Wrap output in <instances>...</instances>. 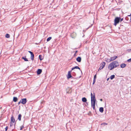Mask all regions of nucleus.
<instances>
[{"label": "nucleus", "instance_id": "f257e3e1", "mask_svg": "<svg viewBox=\"0 0 131 131\" xmlns=\"http://www.w3.org/2000/svg\"><path fill=\"white\" fill-rule=\"evenodd\" d=\"M119 63L117 61H114L111 63L108 66V68L110 70L116 67L119 66Z\"/></svg>", "mask_w": 131, "mask_h": 131}, {"label": "nucleus", "instance_id": "f03ea898", "mask_svg": "<svg viewBox=\"0 0 131 131\" xmlns=\"http://www.w3.org/2000/svg\"><path fill=\"white\" fill-rule=\"evenodd\" d=\"M91 102H95L96 99L95 98V94L94 93H93V94L92 93H91Z\"/></svg>", "mask_w": 131, "mask_h": 131}, {"label": "nucleus", "instance_id": "7ed1b4c3", "mask_svg": "<svg viewBox=\"0 0 131 131\" xmlns=\"http://www.w3.org/2000/svg\"><path fill=\"white\" fill-rule=\"evenodd\" d=\"M120 17H116L114 19V25L116 26V25L118 24L120 21Z\"/></svg>", "mask_w": 131, "mask_h": 131}, {"label": "nucleus", "instance_id": "20e7f679", "mask_svg": "<svg viewBox=\"0 0 131 131\" xmlns=\"http://www.w3.org/2000/svg\"><path fill=\"white\" fill-rule=\"evenodd\" d=\"M105 65V63L104 62H103L101 63L100 64V66L99 69L100 70H101L103 68L104 66Z\"/></svg>", "mask_w": 131, "mask_h": 131}, {"label": "nucleus", "instance_id": "39448f33", "mask_svg": "<svg viewBox=\"0 0 131 131\" xmlns=\"http://www.w3.org/2000/svg\"><path fill=\"white\" fill-rule=\"evenodd\" d=\"M28 52L30 54V58L31 59L32 61L34 60V53L30 51H28Z\"/></svg>", "mask_w": 131, "mask_h": 131}, {"label": "nucleus", "instance_id": "423d86ee", "mask_svg": "<svg viewBox=\"0 0 131 131\" xmlns=\"http://www.w3.org/2000/svg\"><path fill=\"white\" fill-rule=\"evenodd\" d=\"M72 70H70L68 72V75L67 76V78L68 79H70V78H73V77L72 76L71 74V73L72 72Z\"/></svg>", "mask_w": 131, "mask_h": 131}, {"label": "nucleus", "instance_id": "0eeeda50", "mask_svg": "<svg viewBox=\"0 0 131 131\" xmlns=\"http://www.w3.org/2000/svg\"><path fill=\"white\" fill-rule=\"evenodd\" d=\"M21 103L23 104H25L27 102V99L26 98L22 99H21Z\"/></svg>", "mask_w": 131, "mask_h": 131}, {"label": "nucleus", "instance_id": "6e6552de", "mask_svg": "<svg viewBox=\"0 0 131 131\" xmlns=\"http://www.w3.org/2000/svg\"><path fill=\"white\" fill-rule=\"evenodd\" d=\"M76 36V34L75 32H73L72 33L71 35V36L72 38H75Z\"/></svg>", "mask_w": 131, "mask_h": 131}, {"label": "nucleus", "instance_id": "1a4fd4ad", "mask_svg": "<svg viewBox=\"0 0 131 131\" xmlns=\"http://www.w3.org/2000/svg\"><path fill=\"white\" fill-rule=\"evenodd\" d=\"M79 69L81 72L82 73V70L80 69V68H79V67L77 66H75L74 67L72 68V69L71 70L72 71V70H73L74 69Z\"/></svg>", "mask_w": 131, "mask_h": 131}, {"label": "nucleus", "instance_id": "9d476101", "mask_svg": "<svg viewBox=\"0 0 131 131\" xmlns=\"http://www.w3.org/2000/svg\"><path fill=\"white\" fill-rule=\"evenodd\" d=\"M91 103V106L92 107H93V110H95V102H92Z\"/></svg>", "mask_w": 131, "mask_h": 131}, {"label": "nucleus", "instance_id": "9b49d317", "mask_svg": "<svg viewBox=\"0 0 131 131\" xmlns=\"http://www.w3.org/2000/svg\"><path fill=\"white\" fill-rule=\"evenodd\" d=\"M42 72V70L41 69H38L37 71V73L38 75L40 74Z\"/></svg>", "mask_w": 131, "mask_h": 131}, {"label": "nucleus", "instance_id": "f8f14e48", "mask_svg": "<svg viewBox=\"0 0 131 131\" xmlns=\"http://www.w3.org/2000/svg\"><path fill=\"white\" fill-rule=\"evenodd\" d=\"M117 56H116L111 57L110 58V59L111 60V61L115 60L117 58Z\"/></svg>", "mask_w": 131, "mask_h": 131}, {"label": "nucleus", "instance_id": "ddd939ff", "mask_svg": "<svg viewBox=\"0 0 131 131\" xmlns=\"http://www.w3.org/2000/svg\"><path fill=\"white\" fill-rule=\"evenodd\" d=\"M10 120L11 122H13V123H14L15 122V119L13 116H12L11 117Z\"/></svg>", "mask_w": 131, "mask_h": 131}, {"label": "nucleus", "instance_id": "4468645a", "mask_svg": "<svg viewBox=\"0 0 131 131\" xmlns=\"http://www.w3.org/2000/svg\"><path fill=\"white\" fill-rule=\"evenodd\" d=\"M96 74L94 76L93 82V84H94L95 83L96 81Z\"/></svg>", "mask_w": 131, "mask_h": 131}, {"label": "nucleus", "instance_id": "2eb2a0df", "mask_svg": "<svg viewBox=\"0 0 131 131\" xmlns=\"http://www.w3.org/2000/svg\"><path fill=\"white\" fill-rule=\"evenodd\" d=\"M81 57H78L76 59L77 61L79 62H81Z\"/></svg>", "mask_w": 131, "mask_h": 131}, {"label": "nucleus", "instance_id": "dca6fc26", "mask_svg": "<svg viewBox=\"0 0 131 131\" xmlns=\"http://www.w3.org/2000/svg\"><path fill=\"white\" fill-rule=\"evenodd\" d=\"M126 66V64L125 63H123L122 64L120 65V67L121 68H123L125 67Z\"/></svg>", "mask_w": 131, "mask_h": 131}, {"label": "nucleus", "instance_id": "f3484780", "mask_svg": "<svg viewBox=\"0 0 131 131\" xmlns=\"http://www.w3.org/2000/svg\"><path fill=\"white\" fill-rule=\"evenodd\" d=\"M87 101V100L86 98L85 97H83L82 99V101L83 102H86Z\"/></svg>", "mask_w": 131, "mask_h": 131}, {"label": "nucleus", "instance_id": "a211bd4d", "mask_svg": "<svg viewBox=\"0 0 131 131\" xmlns=\"http://www.w3.org/2000/svg\"><path fill=\"white\" fill-rule=\"evenodd\" d=\"M18 99L16 97H14L13 98V101L14 102H16L17 101Z\"/></svg>", "mask_w": 131, "mask_h": 131}, {"label": "nucleus", "instance_id": "6ab92c4d", "mask_svg": "<svg viewBox=\"0 0 131 131\" xmlns=\"http://www.w3.org/2000/svg\"><path fill=\"white\" fill-rule=\"evenodd\" d=\"M104 111V108L103 107H101L99 108V111L101 113H103Z\"/></svg>", "mask_w": 131, "mask_h": 131}, {"label": "nucleus", "instance_id": "aec40b11", "mask_svg": "<svg viewBox=\"0 0 131 131\" xmlns=\"http://www.w3.org/2000/svg\"><path fill=\"white\" fill-rule=\"evenodd\" d=\"M21 115L20 114L18 115V119L19 121H20L21 120Z\"/></svg>", "mask_w": 131, "mask_h": 131}, {"label": "nucleus", "instance_id": "412c9836", "mask_svg": "<svg viewBox=\"0 0 131 131\" xmlns=\"http://www.w3.org/2000/svg\"><path fill=\"white\" fill-rule=\"evenodd\" d=\"M22 59H23L25 61H28V60L27 59V58H26V57H22Z\"/></svg>", "mask_w": 131, "mask_h": 131}, {"label": "nucleus", "instance_id": "4be33fe9", "mask_svg": "<svg viewBox=\"0 0 131 131\" xmlns=\"http://www.w3.org/2000/svg\"><path fill=\"white\" fill-rule=\"evenodd\" d=\"M105 59L106 61L107 62H109L111 61V60L110 59H109L108 58H106Z\"/></svg>", "mask_w": 131, "mask_h": 131}, {"label": "nucleus", "instance_id": "5701e85b", "mask_svg": "<svg viewBox=\"0 0 131 131\" xmlns=\"http://www.w3.org/2000/svg\"><path fill=\"white\" fill-rule=\"evenodd\" d=\"M115 75H111L110 77V78L111 79V80L115 78Z\"/></svg>", "mask_w": 131, "mask_h": 131}, {"label": "nucleus", "instance_id": "b1692460", "mask_svg": "<svg viewBox=\"0 0 131 131\" xmlns=\"http://www.w3.org/2000/svg\"><path fill=\"white\" fill-rule=\"evenodd\" d=\"M52 38L51 37H49L47 38V41H49Z\"/></svg>", "mask_w": 131, "mask_h": 131}, {"label": "nucleus", "instance_id": "393cba45", "mask_svg": "<svg viewBox=\"0 0 131 131\" xmlns=\"http://www.w3.org/2000/svg\"><path fill=\"white\" fill-rule=\"evenodd\" d=\"M5 37L7 38H9L10 37V35L9 34H7L5 35Z\"/></svg>", "mask_w": 131, "mask_h": 131}, {"label": "nucleus", "instance_id": "a878e982", "mask_svg": "<svg viewBox=\"0 0 131 131\" xmlns=\"http://www.w3.org/2000/svg\"><path fill=\"white\" fill-rule=\"evenodd\" d=\"M42 56L40 55L39 56V59L40 60H42L43 59L42 58Z\"/></svg>", "mask_w": 131, "mask_h": 131}, {"label": "nucleus", "instance_id": "bb28decb", "mask_svg": "<svg viewBox=\"0 0 131 131\" xmlns=\"http://www.w3.org/2000/svg\"><path fill=\"white\" fill-rule=\"evenodd\" d=\"M107 123H102L101 124V125H102L105 126V125H107Z\"/></svg>", "mask_w": 131, "mask_h": 131}, {"label": "nucleus", "instance_id": "cd10ccee", "mask_svg": "<svg viewBox=\"0 0 131 131\" xmlns=\"http://www.w3.org/2000/svg\"><path fill=\"white\" fill-rule=\"evenodd\" d=\"M125 19L127 21H128L129 20V18L128 17H126L125 18Z\"/></svg>", "mask_w": 131, "mask_h": 131}, {"label": "nucleus", "instance_id": "c85d7f7f", "mask_svg": "<svg viewBox=\"0 0 131 131\" xmlns=\"http://www.w3.org/2000/svg\"><path fill=\"white\" fill-rule=\"evenodd\" d=\"M128 16L130 17V19L129 21L130 22H131V14L130 15H128Z\"/></svg>", "mask_w": 131, "mask_h": 131}, {"label": "nucleus", "instance_id": "c756f323", "mask_svg": "<svg viewBox=\"0 0 131 131\" xmlns=\"http://www.w3.org/2000/svg\"><path fill=\"white\" fill-rule=\"evenodd\" d=\"M72 75L74 76H75V74L74 72H73L72 73Z\"/></svg>", "mask_w": 131, "mask_h": 131}, {"label": "nucleus", "instance_id": "7c9ffc66", "mask_svg": "<svg viewBox=\"0 0 131 131\" xmlns=\"http://www.w3.org/2000/svg\"><path fill=\"white\" fill-rule=\"evenodd\" d=\"M127 62H131V58L128 59L127 60Z\"/></svg>", "mask_w": 131, "mask_h": 131}, {"label": "nucleus", "instance_id": "2f4dec72", "mask_svg": "<svg viewBox=\"0 0 131 131\" xmlns=\"http://www.w3.org/2000/svg\"><path fill=\"white\" fill-rule=\"evenodd\" d=\"M127 51L129 52H131V49H128Z\"/></svg>", "mask_w": 131, "mask_h": 131}, {"label": "nucleus", "instance_id": "473e14b6", "mask_svg": "<svg viewBox=\"0 0 131 131\" xmlns=\"http://www.w3.org/2000/svg\"><path fill=\"white\" fill-rule=\"evenodd\" d=\"M23 127H24L23 126H21L20 127V130H22V129L23 128Z\"/></svg>", "mask_w": 131, "mask_h": 131}, {"label": "nucleus", "instance_id": "72a5a7b5", "mask_svg": "<svg viewBox=\"0 0 131 131\" xmlns=\"http://www.w3.org/2000/svg\"><path fill=\"white\" fill-rule=\"evenodd\" d=\"M8 126H6L5 128V131H7V129H8Z\"/></svg>", "mask_w": 131, "mask_h": 131}, {"label": "nucleus", "instance_id": "f704fd0d", "mask_svg": "<svg viewBox=\"0 0 131 131\" xmlns=\"http://www.w3.org/2000/svg\"><path fill=\"white\" fill-rule=\"evenodd\" d=\"M20 103H21V100H20V101H19V102H18V105H19Z\"/></svg>", "mask_w": 131, "mask_h": 131}, {"label": "nucleus", "instance_id": "c9c22d12", "mask_svg": "<svg viewBox=\"0 0 131 131\" xmlns=\"http://www.w3.org/2000/svg\"><path fill=\"white\" fill-rule=\"evenodd\" d=\"M123 20V18H122V19H121L120 18V20L121 21V22L122 20Z\"/></svg>", "mask_w": 131, "mask_h": 131}, {"label": "nucleus", "instance_id": "e433bc0d", "mask_svg": "<svg viewBox=\"0 0 131 131\" xmlns=\"http://www.w3.org/2000/svg\"><path fill=\"white\" fill-rule=\"evenodd\" d=\"M12 123H10V126H12Z\"/></svg>", "mask_w": 131, "mask_h": 131}, {"label": "nucleus", "instance_id": "4c0bfd02", "mask_svg": "<svg viewBox=\"0 0 131 131\" xmlns=\"http://www.w3.org/2000/svg\"><path fill=\"white\" fill-rule=\"evenodd\" d=\"M100 100L101 101H103V100L102 99H100Z\"/></svg>", "mask_w": 131, "mask_h": 131}, {"label": "nucleus", "instance_id": "58836bf2", "mask_svg": "<svg viewBox=\"0 0 131 131\" xmlns=\"http://www.w3.org/2000/svg\"><path fill=\"white\" fill-rule=\"evenodd\" d=\"M77 52H78V51H75V54H76Z\"/></svg>", "mask_w": 131, "mask_h": 131}, {"label": "nucleus", "instance_id": "ea45409f", "mask_svg": "<svg viewBox=\"0 0 131 131\" xmlns=\"http://www.w3.org/2000/svg\"><path fill=\"white\" fill-rule=\"evenodd\" d=\"M109 79V78H108L107 79V80L108 81Z\"/></svg>", "mask_w": 131, "mask_h": 131}, {"label": "nucleus", "instance_id": "a19ab883", "mask_svg": "<svg viewBox=\"0 0 131 131\" xmlns=\"http://www.w3.org/2000/svg\"><path fill=\"white\" fill-rule=\"evenodd\" d=\"M119 28V29H120V27H119V28Z\"/></svg>", "mask_w": 131, "mask_h": 131}, {"label": "nucleus", "instance_id": "79ce46f5", "mask_svg": "<svg viewBox=\"0 0 131 131\" xmlns=\"http://www.w3.org/2000/svg\"><path fill=\"white\" fill-rule=\"evenodd\" d=\"M92 25H91V26H92Z\"/></svg>", "mask_w": 131, "mask_h": 131}]
</instances>
